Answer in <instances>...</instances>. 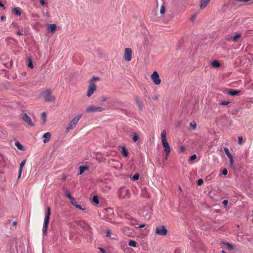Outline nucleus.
<instances>
[{"label": "nucleus", "instance_id": "26", "mask_svg": "<svg viewBox=\"0 0 253 253\" xmlns=\"http://www.w3.org/2000/svg\"><path fill=\"white\" fill-rule=\"evenodd\" d=\"M17 149L23 151L26 150L24 146L18 141H17Z\"/></svg>", "mask_w": 253, "mask_h": 253}, {"label": "nucleus", "instance_id": "57", "mask_svg": "<svg viewBox=\"0 0 253 253\" xmlns=\"http://www.w3.org/2000/svg\"><path fill=\"white\" fill-rule=\"evenodd\" d=\"M0 7H2L3 8H5L4 5L0 1Z\"/></svg>", "mask_w": 253, "mask_h": 253}, {"label": "nucleus", "instance_id": "53", "mask_svg": "<svg viewBox=\"0 0 253 253\" xmlns=\"http://www.w3.org/2000/svg\"><path fill=\"white\" fill-rule=\"evenodd\" d=\"M185 147L183 146H182L180 148L179 152H180V153L183 152L185 151Z\"/></svg>", "mask_w": 253, "mask_h": 253}, {"label": "nucleus", "instance_id": "4", "mask_svg": "<svg viewBox=\"0 0 253 253\" xmlns=\"http://www.w3.org/2000/svg\"><path fill=\"white\" fill-rule=\"evenodd\" d=\"M155 233L161 236H166L168 234V230L165 226H159L156 227Z\"/></svg>", "mask_w": 253, "mask_h": 253}, {"label": "nucleus", "instance_id": "3", "mask_svg": "<svg viewBox=\"0 0 253 253\" xmlns=\"http://www.w3.org/2000/svg\"><path fill=\"white\" fill-rule=\"evenodd\" d=\"M18 117L21 120L24 121L25 123L28 124L29 126H35V124L32 122L30 117L27 115V113H21L19 116Z\"/></svg>", "mask_w": 253, "mask_h": 253}, {"label": "nucleus", "instance_id": "17", "mask_svg": "<svg viewBox=\"0 0 253 253\" xmlns=\"http://www.w3.org/2000/svg\"><path fill=\"white\" fill-rule=\"evenodd\" d=\"M63 190L65 192L66 197L69 198L70 201H73L74 198L72 196L70 191L66 188H63Z\"/></svg>", "mask_w": 253, "mask_h": 253}, {"label": "nucleus", "instance_id": "61", "mask_svg": "<svg viewBox=\"0 0 253 253\" xmlns=\"http://www.w3.org/2000/svg\"><path fill=\"white\" fill-rule=\"evenodd\" d=\"M106 101V98L105 97H103L102 99V101L103 102H105Z\"/></svg>", "mask_w": 253, "mask_h": 253}, {"label": "nucleus", "instance_id": "23", "mask_svg": "<svg viewBox=\"0 0 253 253\" xmlns=\"http://www.w3.org/2000/svg\"><path fill=\"white\" fill-rule=\"evenodd\" d=\"M211 65L214 68H219L221 66L220 63L216 60H213L211 62Z\"/></svg>", "mask_w": 253, "mask_h": 253}, {"label": "nucleus", "instance_id": "60", "mask_svg": "<svg viewBox=\"0 0 253 253\" xmlns=\"http://www.w3.org/2000/svg\"><path fill=\"white\" fill-rule=\"evenodd\" d=\"M5 18H5V16H1V20L2 21L4 20Z\"/></svg>", "mask_w": 253, "mask_h": 253}, {"label": "nucleus", "instance_id": "19", "mask_svg": "<svg viewBox=\"0 0 253 253\" xmlns=\"http://www.w3.org/2000/svg\"><path fill=\"white\" fill-rule=\"evenodd\" d=\"M211 0H201L200 5V8L204 9L205 8Z\"/></svg>", "mask_w": 253, "mask_h": 253}, {"label": "nucleus", "instance_id": "10", "mask_svg": "<svg viewBox=\"0 0 253 253\" xmlns=\"http://www.w3.org/2000/svg\"><path fill=\"white\" fill-rule=\"evenodd\" d=\"M128 193V190L124 187L120 188L118 190V194L121 198H125Z\"/></svg>", "mask_w": 253, "mask_h": 253}, {"label": "nucleus", "instance_id": "45", "mask_svg": "<svg viewBox=\"0 0 253 253\" xmlns=\"http://www.w3.org/2000/svg\"><path fill=\"white\" fill-rule=\"evenodd\" d=\"M122 111H123V112L126 116H130V113L128 111L126 110H122Z\"/></svg>", "mask_w": 253, "mask_h": 253}, {"label": "nucleus", "instance_id": "35", "mask_svg": "<svg viewBox=\"0 0 253 253\" xmlns=\"http://www.w3.org/2000/svg\"><path fill=\"white\" fill-rule=\"evenodd\" d=\"M197 158V155L196 154H193L192 155L189 159V162L190 163H191L194 160L196 159Z\"/></svg>", "mask_w": 253, "mask_h": 253}, {"label": "nucleus", "instance_id": "1", "mask_svg": "<svg viewBox=\"0 0 253 253\" xmlns=\"http://www.w3.org/2000/svg\"><path fill=\"white\" fill-rule=\"evenodd\" d=\"M51 214L50 208L49 207L47 208V211L45 213L44 223L42 227V235L43 236H46L47 233V228L49 222L50 216Z\"/></svg>", "mask_w": 253, "mask_h": 253}, {"label": "nucleus", "instance_id": "6", "mask_svg": "<svg viewBox=\"0 0 253 253\" xmlns=\"http://www.w3.org/2000/svg\"><path fill=\"white\" fill-rule=\"evenodd\" d=\"M45 101L53 102L55 101V97L51 95V92L49 90H45L44 92Z\"/></svg>", "mask_w": 253, "mask_h": 253}, {"label": "nucleus", "instance_id": "13", "mask_svg": "<svg viewBox=\"0 0 253 253\" xmlns=\"http://www.w3.org/2000/svg\"><path fill=\"white\" fill-rule=\"evenodd\" d=\"M134 100L138 106L139 110L142 111L143 110V103L140 98L136 96L134 97Z\"/></svg>", "mask_w": 253, "mask_h": 253}, {"label": "nucleus", "instance_id": "56", "mask_svg": "<svg viewBox=\"0 0 253 253\" xmlns=\"http://www.w3.org/2000/svg\"><path fill=\"white\" fill-rule=\"evenodd\" d=\"M17 35H22L23 34L19 30H18L17 31Z\"/></svg>", "mask_w": 253, "mask_h": 253}, {"label": "nucleus", "instance_id": "21", "mask_svg": "<svg viewBox=\"0 0 253 253\" xmlns=\"http://www.w3.org/2000/svg\"><path fill=\"white\" fill-rule=\"evenodd\" d=\"M221 244L226 245L228 250L229 251H232L235 249L234 246L229 242L221 241Z\"/></svg>", "mask_w": 253, "mask_h": 253}, {"label": "nucleus", "instance_id": "32", "mask_svg": "<svg viewBox=\"0 0 253 253\" xmlns=\"http://www.w3.org/2000/svg\"><path fill=\"white\" fill-rule=\"evenodd\" d=\"M224 151L227 155V156L228 157V158H230L231 157H232L233 156L231 155V154L230 153L229 149L227 147H224L223 148Z\"/></svg>", "mask_w": 253, "mask_h": 253}, {"label": "nucleus", "instance_id": "58", "mask_svg": "<svg viewBox=\"0 0 253 253\" xmlns=\"http://www.w3.org/2000/svg\"><path fill=\"white\" fill-rule=\"evenodd\" d=\"M67 179V176L66 175H64L62 177V180L63 181H65Z\"/></svg>", "mask_w": 253, "mask_h": 253}, {"label": "nucleus", "instance_id": "9", "mask_svg": "<svg viewBox=\"0 0 253 253\" xmlns=\"http://www.w3.org/2000/svg\"><path fill=\"white\" fill-rule=\"evenodd\" d=\"M132 50L130 48H126L125 50L124 58L127 61H130L131 60Z\"/></svg>", "mask_w": 253, "mask_h": 253}, {"label": "nucleus", "instance_id": "43", "mask_svg": "<svg viewBox=\"0 0 253 253\" xmlns=\"http://www.w3.org/2000/svg\"><path fill=\"white\" fill-rule=\"evenodd\" d=\"M26 162V159H25V160H23V161L21 162V163L20 164V166H19V167H20V168H23V167H24V165H25Z\"/></svg>", "mask_w": 253, "mask_h": 253}, {"label": "nucleus", "instance_id": "27", "mask_svg": "<svg viewBox=\"0 0 253 253\" xmlns=\"http://www.w3.org/2000/svg\"><path fill=\"white\" fill-rule=\"evenodd\" d=\"M91 201L92 203L98 205L99 203V200L97 196L94 195L92 197Z\"/></svg>", "mask_w": 253, "mask_h": 253}, {"label": "nucleus", "instance_id": "30", "mask_svg": "<svg viewBox=\"0 0 253 253\" xmlns=\"http://www.w3.org/2000/svg\"><path fill=\"white\" fill-rule=\"evenodd\" d=\"M241 37V34L239 33L236 34L233 37L232 41L234 42H236L238 39Z\"/></svg>", "mask_w": 253, "mask_h": 253}, {"label": "nucleus", "instance_id": "5", "mask_svg": "<svg viewBox=\"0 0 253 253\" xmlns=\"http://www.w3.org/2000/svg\"><path fill=\"white\" fill-rule=\"evenodd\" d=\"M105 110V108L101 107H98L95 106L94 105L90 106L86 108V112H102L103 111Z\"/></svg>", "mask_w": 253, "mask_h": 253}, {"label": "nucleus", "instance_id": "63", "mask_svg": "<svg viewBox=\"0 0 253 253\" xmlns=\"http://www.w3.org/2000/svg\"><path fill=\"white\" fill-rule=\"evenodd\" d=\"M12 225L15 226H16V221H13L12 223Z\"/></svg>", "mask_w": 253, "mask_h": 253}, {"label": "nucleus", "instance_id": "55", "mask_svg": "<svg viewBox=\"0 0 253 253\" xmlns=\"http://www.w3.org/2000/svg\"><path fill=\"white\" fill-rule=\"evenodd\" d=\"M146 226L145 224H140L139 226H138V228H144Z\"/></svg>", "mask_w": 253, "mask_h": 253}, {"label": "nucleus", "instance_id": "48", "mask_svg": "<svg viewBox=\"0 0 253 253\" xmlns=\"http://www.w3.org/2000/svg\"><path fill=\"white\" fill-rule=\"evenodd\" d=\"M222 203L224 207H226L228 204V201L227 200H224L222 201Z\"/></svg>", "mask_w": 253, "mask_h": 253}, {"label": "nucleus", "instance_id": "18", "mask_svg": "<svg viewBox=\"0 0 253 253\" xmlns=\"http://www.w3.org/2000/svg\"><path fill=\"white\" fill-rule=\"evenodd\" d=\"M70 202L73 206L80 210L84 211L85 210V209L83 208L81 205L77 204L75 198H74L73 201L71 200Z\"/></svg>", "mask_w": 253, "mask_h": 253}, {"label": "nucleus", "instance_id": "41", "mask_svg": "<svg viewBox=\"0 0 253 253\" xmlns=\"http://www.w3.org/2000/svg\"><path fill=\"white\" fill-rule=\"evenodd\" d=\"M204 181L202 178L199 179L197 181V185L201 186L203 184Z\"/></svg>", "mask_w": 253, "mask_h": 253}, {"label": "nucleus", "instance_id": "42", "mask_svg": "<svg viewBox=\"0 0 253 253\" xmlns=\"http://www.w3.org/2000/svg\"><path fill=\"white\" fill-rule=\"evenodd\" d=\"M22 169H23V168H20L19 167V169H18V177H17V180L20 178V177L21 176V173H22Z\"/></svg>", "mask_w": 253, "mask_h": 253}, {"label": "nucleus", "instance_id": "16", "mask_svg": "<svg viewBox=\"0 0 253 253\" xmlns=\"http://www.w3.org/2000/svg\"><path fill=\"white\" fill-rule=\"evenodd\" d=\"M6 165V162L4 157L0 154V168H4Z\"/></svg>", "mask_w": 253, "mask_h": 253}, {"label": "nucleus", "instance_id": "31", "mask_svg": "<svg viewBox=\"0 0 253 253\" xmlns=\"http://www.w3.org/2000/svg\"><path fill=\"white\" fill-rule=\"evenodd\" d=\"M128 244L130 247H137V243L134 240H130Z\"/></svg>", "mask_w": 253, "mask_h": 253}, {"label": "nucleus", "instance_id": "51", "mask_svg": "<svg viewBox=\"0 0 253 253\" xmlns=\"http://www.w3.org/2000/svg\"><path fill=\"white\" fill-rule=\"evenodd\" d=\"M111 232L110 230H107L106 232V236L108 237H111Z\"/></svg>", "mask_w": 253, "mask_h": 253}, {"label": "nucleus", "instance_id": "46", "mask_svg": "<svg viewBox=\"0 0 253 253\" xmlns=\"http://www.w3.org/2000/svg\"><path fill=\"white\" fill-rule=\"evenodd\" d=\"M222 173L223 175H226L228 173V170L226 169H222Z\"/></svg>", "mask_w": 253, "mask_h": 253}, {"label": "nucleus", "instance_id": "33", "mask_svg": "<svg viewBox=\"0 0 253 253\" xmlns=\"http://www.w3.org/2000/svg\"><path fill=\"white\" fill-rule=\"evenodd\" d=\"M167 132L166 130H163L161 132V139L162 141L166 140Z\"/></svg>", "mask_w": 253, "mask_h": 253}, {"label": "nucleus", "instance_id": "50", "mask_svg": "<svg viewBox=\"0 0 253 253\" xmlns=\"http://www.w3.org/2000/svg\"><path fill=\"white\" fill-rule=\"evenodd\" d=\"M98 249L100 251L101 253H107L106 251L102 248L99 247Z\"/></svg>", "mask_w": 253, "mask_h": 253}, {"label": "nucleus", "instance_id": "20", "mask_svg": "<svg viewBox=\"0 0 253 253\" xmlns=\"http://www.w3.org/2000/svg\"><path fill=\"white\" fill-rule=\"evenodd\" d=\"M121 152L122 154L124 157H127L128 156L129 153H128V152L125 146H121Z\"/></svg>", "mask_w": 253, "mask_h": 253}, {"label": "nucleus", "instance_id": "59", "mask_svg": "<svg viewBox=\"0 0 253 253\" xmlns=\"http://www.w3.org/2000/svg\"><path fill=\"white\" fill-rule=\"evenodd\" d=\"M106 211L107 212H110V211H112V209H111V208H108V209H106Z\"/></svg>", "mask_w": 253, "mask_h": 253}, {"label": "nucleus", "instance_id": "36", "mask_svg": "<svg viewBox=\"0 0 253 253\" xmlns=\"http://www.w3.org/2000/svg\"><path fill=\"white\" fill-rule=\"evenodd\" d=\"M229 159L230 166L231 168L234 169L235 168L234 164L233 157H232Z\"/></svg>", "mask_w": 253, "mask_h": 253}, {"label": "nucleus", "instance_id": "64", "mask_svg": "<svg viewBox=\"0 0 253 253\" xmlns=\"http://www.w3.org/2000/svg\"><path fill=\"white\" fill-rule=\"evenodd\" d=\"M221 253H226L224 250H222V251H221Z\"/></svg>", "mask_w": 253, "mask_h": 253}, {"label": "nucleus", "instance_id": "22", "mask_svg": "<svg viewBox=\"0 0 253 253\" xmlns=\"http://www.w3.org/2000/svg\"><path fill=\"white\" fill-rule=\"evenodd\" d=\"M88 169V167L87 166H82L79 167V175H81L84 173L85 170Z\"/></svg>", "mask_w": 253, "mask_h": 253}, {"label": "nucleus", "instance_id": "49", "mask_svg": "<svg viewBox=\"0 0 253 253\" xmlns=\"http://www.w3.org/2000/svg\"><path fill=\"white\" fill-rule=\"evenodd\" d=\"M39 2L41 3V4L42 6H44L46 4L45 0H39Z\"/></svg>", "mask_w": 253, "mask_h": 253}, {"label": "nucleus", "instance_id": "7", "mask_svg": "<svg viewBox=\"0 0 253 253\" xmlns=\"http://www.w3.org/2000/svg\"><path fill=\"white\" fill-rule=\"evenodd\" d=\"M96 84L92 83L89 82L88 89L86 94V95L88 97H90L96 90Z\"/></svg>", "mask_w": 253, "mask_h": 253}, {"label": "nucleus", "instance_id": "40", "mask_svg": "<svg viewBox=\"0 0 253 253\" xmlns=\"http://www.w3.org/2000/svg\"><path fill=\"white\" fill-rule=\"evenodd\" d=\"M230 103V102L229 101H222L220 102V105H221L223 106H225V105H228Z\"/></svg>", "mask_w": 253, "mask_h": 253}, {"label": "nucleus", "instance_id": "25", "mask_svg": "<svg viewBox=\"0 0 253 253\" xmlns=\"http://www.w3.org/2000/svg\"><path fill=\"white\" fill-rule=\"evenodd\" d=\"M27 66L29 68L31 69H33L34 68V65L33 63V61L31 57H28V63Z\"/></svg>", "mask_w": 253, "mask_h": 253}, {"label": "nucleus", "instance_id": "62", "mask_svg": "<svg viewBox=\"0 0 253 253\" xmlns=\"http://www.w3.org/2000/svg\"><path fill=\"white\" fill-rule=\"evenodd\" d=\"M13 12L16 14V7L13 8Z\"/></svg>", "mask_w": 253, "mask_h": 253}, {"label": "nucleus", "instance_id": "15", "mask_svg": "<svg viewBox=\"0 0 253 253\" xmlns=\"http://www.w3.org/2000/svg\"><path fill=\"white\" fill-rule=\"evenodd\" d=\"M51 137V134L50 132H46L44 134H43L42 136V138H44L43 142L44 143H46L47 142L49 141V139H50Z\"/></svg>", "mask_w": 253, "mask_h": 253}, {"label": "nucleus", "instance_id": "11", "mask_svg": "<svg viewBox=\"0 0 253 253\" xmlns=\"http://www.w3.org/2000/svg\"><path fill=\"white\" fill-rule=\"evenodd\" d=\"M162 145L164 148V150L166 153L167 154V156H169L170 153V148L167 140L162 141Z\"/></svg>", "mask_w": 253, "mask_h": 253}, {"label": "nucleus", "instance_id": "39", "mask_svg": "<svg viewBox=\"0 0 253 253\" xmlns=\"http://www.w3.org/2000/svg\"><path fill=\"white\" fill-rule=\"evenodd\" d=\"M139 174L138 173H135L132 176V179L133 180H137L139 178Z\"/></svg>", "mask_w": 253, "mask_h": 253}, {"label": "nucleus", "instance_id": "38", "mask_svg": "<svg viewBox=\"0 0 253 253\" xmlns=\"http://www.w3.org/2000/svg\"><path fill=\"white\" fill-rule=\"evenodd\" d=\"M124 217L126 219H128V220H131L133 219V217L130 214H129L128 213H125L124 214Z\"/></svg>", "mask_w": 253, "mask_h": 253}, {"label": "nucleus", "instance_id": "44", "mask_svg": "<svg viewBox=\"0 0 253 253\" xmlns=\"http://www.w3.org/2000/svg\"><path fill=\"white\" fill-rule=\"evenodd\" d=\"M100 78L98 77H93L90 82H92L100 80Z\"/></svg>", "mask_w": 253, "mask_h": 253}, {"label": "nucleus", "instance_id": "8", "mask_svg": "<svg viewBox=\"0 0 253 253\" xmlns=\"http://www.w3.org/2000/svg\"><path fill=\"white\" fill-rule=\"evenodd\" d=\"M152 79L153 80L154 83L156 84H159L161 82V80L160 79L159 74L157 71H154L152 73L151 75Z\"/></svg>", "mask_w": 253, "mask_h": 253}, {"label": "nucleus", "instance_id": "12", "mask_svg": "<svg viewBox=\"0 0 253 253\" xmlns=\"http://www.w3.org/2000/svg\"><path fill=\"white\" fill-rule=\"evenodd\" d=\"M241 92V91L239 90H236L234 89H228L226 93L232 96H235L238 95L239 93Z\"/></svg>", "mask_w": 253, "mask_h": 253}, {"label": "nucleus", "instance_id": "24", "mask_svg": "<svg viewBox=\"0 0 253 253\" xmlns=\"http://www.w3.org/2000/svg\"><path fill=\"white\" fill-rule=\"evenodd\" d=\"M132 140L133 142H136L138 141L139 137L138 134L136 132H132V134L131 135Z\"/></svg>", "mask_w": 253, "mask_h": 253}, {"label": "nucleus", "instance_id": "47", "mask_svg": "<svg viewBox=\"0 0 253 253\" xmlns=\"http://www.w3.org/2000/svg\"><path fill=\"white\" fill-rule=\"evenodd\" d=\"M196 17H197V13H195V14H194V15H193L191 16V17L190 19H191V20L192 21H195V19H196Z\"/></svg>", "mask_w": 253, "mask_h": 253}, {"label": "nucleus", "instance_id": "29", "mask_svg": "<svg viewBox=\"0 0 253 253\" xmlns=\"http://www.w3.org/2000/svg\"><path fill=\"white\" fill-rule=\"evenodd\" d=\"M41 118H42V125H44L46 121V114L45 112H43L42 113V115H41Z\"/></svg>", "mask_w": 253, "mask_h": 253}, {"label": "nucleus", "instance_id": "52", "mask_svg": "<svg viewBox=\"0 0 253 253\" xmlns=\"http://www.w3.org/2000/svg\"><path fill=\"white\" fill-rule=\"evenodd\" d=\"M243 138L242 136H240L238 137V143L241 144L242 143Z\"/></svg>", "mask_w": 253, "mask_h": 253}, {"label": "nucleus", "instance_id": "28", "mask_svg": "<svg viewBox=\"0 0 253 253\" xmlns=\"http://www.w3.org/2000/svg\"><path fill=\"white\" fill-rule=\"evenodd\" d=\"M162 1V4L161 6V9H160V13L161 14H164L166 12V8L165 6V2L163 0H161Z\"/></svg>", "mask_w": 253, "mask_h": 253}, {"label": "nucleus", "instance_id": "2", "mask_svg": "<svg viewBox=\"0 0 253 253\" xmlns=\"http://www.w3.org/2000/svg\"><path fill=\"white\" fill-rule=\"evenodd\" d=\"M82 117V115L79 114L76 116L71 121L69 126L66 127V132H68L71 129L74 128L77 123L79 122Z\"/></svg>", "mask_w": 253, "mask_h": 253}, {"label": "nucleus", "instance_id": "34", "mask_svg": "<svg viewBox=\"0 0 253 253\" xmlns=\"http://www.w3.org/2000/svg\"><path fill=\"white\" fill-rule=\"evenodd\" d=\"M240 112V110L239 108H235L231 112V114L233 115H238Z\"/></svg>", "mask_w": 253, "mask_h": 253}, {"label": "nucleus", "instance_id": "14", "mask_svg": "<svg viewBox=\"0 0 253 253\" xmlns=\"http://www.w3.org/2000/svg\"><path fill=\"white\" fill-rule=\"evenodd\" d=\"M57 26L55 24H48V31L49 32L53 33L56 29Z\"/></svg>", "mask_w": 253, "mask_h": 253}, {"label": "nucleus", "instance_id": "54", "mask_svg": "<svg viewBox=\"0 0 253 253\" xmlns=\"http://www.w3.org/2000/svg\"><path fill=\"white\" fill-rule=\"evenodd\" d=\"M21 14L20 9L17 7V16H20Z\"/></svg>", "mask_w": 253, "mask_h": 253}, {"label": "nucleus", "instance_id": "37", "mask_svg": "<svg viewBox=\"0 0 253 253\" xmlns=\"http://www.w3.org/2000/svg\"><path fill=\"white\" fill-rule=\"evenodd\" d=\"M190 129H191L194 130V129H195L196 128L197 125H196V124L194 122H191L190 124Z\"/></svg>", "mask_w": 253, "mask_h": 253}]
</instances>
